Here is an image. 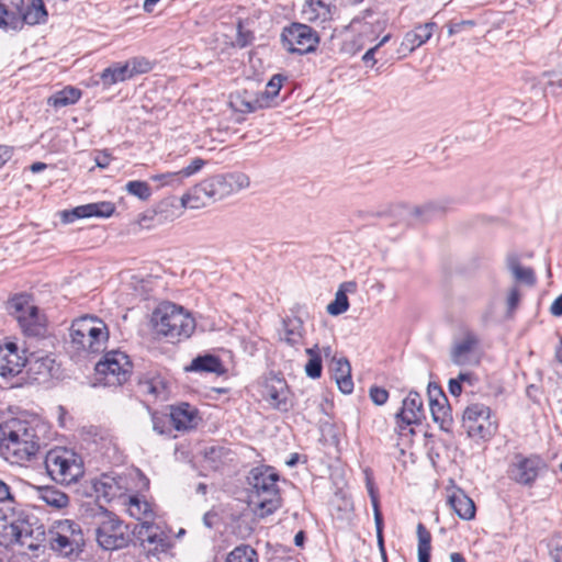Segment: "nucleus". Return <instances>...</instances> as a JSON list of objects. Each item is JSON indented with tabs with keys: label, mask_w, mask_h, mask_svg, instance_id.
<instances>
[{
	"label": "nucleus",
	"mask_w": 562,
	"mask_h": 562,
	"mask_svg": "<svg viewBox=\"0 0 562 562\" xmlns=\"http://www.w3.org/2000/svg\"><path fill=\"white\" fill-rule=\"evenodd\" d=\"M41 428L35 420H5L0 424V452L12 463L30 461L41 447Z\"/></svg>",
	"instance_id": "f257e3e1"
},
{
	"label": "nucleus",
	"mask_w": 562,
	"mask_h": 562,
	"mask_svg": "<svg viewBox=\"0 0 562 562\" xmlns=\"http://www.w3.org/2000/svg\"><path fill=\"white\" fill-rule=\"evenodd\" d=\"M249 186L250 179L243 172L215 175L195 184L181 198V204L189 209H201L238 193Z\"/></svg>",
	"instance_id": "f03ea898"
},
{
	"label": "nucleus",
	"mask_w": 562,
	"mask_h": 562,
	"mask_svg": "<svg viewBox=\"0 0 562 562\" xmlns=\"http://www.w3.org/2000/svg\"><path fill=\"white\" fill-rule=\"evenodd\" d=\"M85 516L92 519L95 526V540L102 549L112 551L127 546V527L103 505L87 507Z\"/></svg>",
	"instance_id": "7ed1b4c3"
},
{
	"label": "nucleus",
	"mask_w": 562,
	"mask_h": 562,
	"mask_svg": "<svg viewBox=\"0 0 562 562\" xmlns=\"http://www.w3.org/2000/svg\"><path fill=\"white\" fill-rule=\"evenodd\" d=\"M278 481V473L269 467L254 468L249 473L250 503L261 510V515L272 514L280 507Z\"/></svg>",
	"instance_id": "20e7f679"
},
{
	"label": "nucleus",
	"mask_w": 562,
	"mask_h": 562,
	"mask_svg": "<svg viewBox=\"0 0 562 562\" xmlns=\"http://www.w3.org/2000/svg\"><path fill=\"white\" fill-rule=\"evenodd\" d=\"M153 322L156 331L171 342L189 338L195 329L193 317L183 307L169 302L155 310Z\"/></svg>",
	"instance_id": "39448f33"
},
{
	"label": "nucleus",
	"mask_w": 562,
	"mask_h": 562,
	"mask_svg": "<svg viewBox=\"0 0 562 562\" xmlns=\"http://www.w3.org/2000/svg\"><path fill=\"white\" fill-rule=\"evenodd\" d=\"M70 337L71 344L77 350L98 353L105 348L109 329L102 319L87 315L71 324Z\"/></svg>",
	"instance_id": "423d86ee"
},
{
	"label": "nucleus",
	"mask_w": 562,
	"mask_h": 562,
	"mask_svg": "<svg viewBox=\"0 0 562 562\" xmlns=\"http://www.w3.org/2000/svg\"><path fill=\"white\" fill-rule=\"evenodd\" d=\"M43 531L33 529V524L27 517L16 515L11 512L9 515L0 509V546L9 547L20 544L30 550H36L38 544L35 542Z\"/></svg>",
	"instance_id": "0eeeda50"
},
{
	"label": "nucleus",
	"mask_w": 562,
	"mask_h": 562,
	"mask_svg": "<svg viewBox=\"0 0 562 562\" xmlns=\"http://www.w3.org/2000/svg\"><path fill=\"white\" fill-rule=\"evenodd\" d=\"M45 468L48 475L61 484H71L83 475L82 459L72 450L55 448L45 457Z\"/></svg>",
	"instance_id": "6e6552de"
},
{
	"label": "nucleus",
	"mask_w": 562,
	"mask_h": 562,
	"mask_svg": "<svg viewBox=\"0 0 562 562\" xmlns=\"http://www.w3.org/2000/svg\"><path fill=\"white\" fill-rule=\"evenodd\" d=\"M132 362L126 353L111 350L95 364V383L103 386H120L132 373Z\"/></svg>",
	"instance_id": "1a4fd4ad"
},
{
	"label": "nucleus",
	"mask_w": 562,
	"mask_h": 562,
	"mask_svg": "<svg viewBox=\"0 0 562 562\" xmlns=\"http://www.w3.org/2000/svg\"><path fill=\"white\" fill-rule=\"evenodd\" d=\"M547 468V462L541 456L517 452L513 454L508 463L507 476L518 485L531 487Z\"/></svg>",
	"instance_id": "9d476101"
},
{
	"label": "nucleus",
	"mask_w": 562,
	"mask_h": 562,
	"mask_svg": "<svg viewBox=\"0 0 562 562\" xmlns=\"http://www.w3.org/2000/svg\"><path fill=\"white\" fill-rule=\"evenodd\" d=\"M8 311L13 315L22 330L29 336H38L44 326L38 315V308L27 294H18L8 302Z\"/></svg>",
	"instance_id": "9b49d317"
},
{
	"label": "nucleus",
	"mask_w": 562,
	"mask_h": 562,
	"mask_svg": "<svg viewBox=\"0 0 562 562\" xmlns=\"http://www.w3.org/2000/svg\"><path fill=\"white\" fill-rule=\"evenodd\" d=\"M462 427L474 439H488L496 431V423L491 418V409L484 404L468 406L462 416Z\"/></svg>",
	"instance_id": "f8f14e48"
},
{
	"label": "nucleus",
	"mask_w": 562,
	"mask_h": 562,
	"mask_svg": "<svg viewBox=\"0 0 562 562\" xmlns=\"http://www.w3.org/2000/svg\"><path fill=\"white\" fill-rule=\"evenodd\" d=\"M283 46L291 53L300 55L316 49L319 42L317 33L307 24L292 23L284 27L281 34Z\"/></svg>",
	"instance_id": "ddd939ff"
},
{
	"label": "nucleus",
	"mask_w": 562,
	"mask_h": 562,
	"mask_svg": "<svg viewBox=\"0 0 562 562\" xmlns=\"http://www.w3.org/2000/svg\"><path fill=\"white\" fill-rule=\"evenodd\" d=\"M424 418L425 412L422 396L417 392L412 391L403 400L402 408L395 415L400 434L403 435L404 430H408L409 435H414L415 431L413 428H409V426L422 424Z\"/></svg>",
	"instance_id": "4468645a"
},
{
	"label": "nucleus",
	"mask_w": 562,
	"mask_h": 562,
	"mask_svg": "<svg viewBox=\"0 0 562 562\" xmlns=\"http://www.w3.org/2000/svg\"><path fill=\"white\" fill-rule=\"evenodd\" d=\"M24 353V350L20 352L15 342L0 345V375L13 378L20 374L27 362Z\"/></svg>",
	"instance_id": "2eb2a0df"
},
{
	"label": "nucleus",
	"mask_w": 562,
	"mask_h": 562,
	"mask_svg": "<svg viewBox=\"0 0 562 562\" xmlns=\"http://www.w3.org/2000/svg\"><path fill=\"white\" fill-rule=\"evenodd\" d=\"M428 394L432 420L439 425L441 430L446 432L451 431L453 419L451 407L446 395L437 386H435L434 390L429 386Z\"/></svg>",
	"instance_id": "dca6fc26"
},
{
	"label": "nucleus",
	"mask_w": 562,
	"mask_h": 562,
	"mask_svg": "<svg viewBox=\"0 0 562 562\" xmlns=\"http://www.w3.org/2000/svg\"><path fill=\"white\" fill-rule=\"evenodd\" d=\"M480 340L472 331H467L463 337L457 340L450 351V359L457 366H469L477 363L476 349Z\"/></svg>",
	"instance_id": "f3484780"
},
{
	"label": "nucleus",
	"mask_w": 562,
	"mask_h": 562,
	"mask_svg": "<svg viewBox=\"0 0 562 562\" xmlns=\"http://www.w3.org/2000/svg\"><path fill=\"white\" fill-rule=\"evenodd\" d=\"M123 477L102 474L92 483L97 503L94 505H103L121 497L124 494Z\"/></svg>",
	"instance_id": "a211bd4d"
},
{
	"label": "nucleus",
	"mask_w": 562,
	"mask_h": 562,
	"mask_svg": "<svg viewBox=\"0 0 562 562\" xmlns=\"http://www.w3.org/2000/svg\"><path fill=\"white\" fill-rule=\"evenodd\" d=\"M335 12V0H305L301 15L306 22L322 25L331 21Z\"/></svg>",
	"instance_id": "6ab92c4d"
},
{
	"label": "nucleus",
	"mask_w": 562,
	"mask_h": 562,
	"mask_svg": "<svg viewBox=\"0 0 562 562\" xmlns=\"http://www.w3.org/2000/svg\"><path fill=\"white\" fill-rule=\"evenodd\" d=\"M288 395V385L283 379L271 378L266 381L262 396L272 407L288 412L290 408Z\"/></svg>",
	"instance_id": "aec40b11"
},
{
	"label": "nucleus",
	"mask_w": 562,
	"mask_h": 562,
	"mask_svg": "<svg viewBox=\"0 0 562 562\" xmlns=\"http://www.w3.org/2000/svg\"><path fill=\"white\" fill-rule=\"evenodd\" d=\"M170 418L173 427L179 431L195 428L201 419L198 409L188 403L173 406Z\"/></svg>",
	"instance_id": "412c9836"
},
{
	"label": "nucleus",
	"mask_w": 562,
	"mask_h": 562,
	"mask_svg": "<svg viewBox=\"0 0 562 562\" xmlns=\"http://www.w3.org/2000/svg\"><path fill=\"white\" fill-rule=\"evenodd\" d=\"M24 0H0V29L4 31L21 29V9Z\"/></svg>",
	"instance_id": "4be33fe9"
},
{
	"label": "nucleus",
	"mask_w": 562,
	"mask_h": 562,
	"mask_svg": "<svg viewBox=\"0 0 562 562\" xmlns=\"http://www.w3.org/2000/svg\"><path fill=\"white\" fill-rule=\"evenodd\" d=\"M304 323L300 317H285L281 322L279 338L291 347L300 346L304 340Z\"/></svg>",
	"instance_id": "5701e85b"
},
{
	"label": "nucleus",
	"mask_w": 562,
	"mask_h": 562,
	"mask_svg": "<svg viewBox=\"0 0 562 562\" xmlns=\"http://www.w3.org/2000/svg\"><path fill=\"white\" fill-rule=\"evenodd\" d=\"M451 509L463 520L475 517V504L462 490H456L448 496Z\"/></svg>",
	"instance_id": "b1692460"
},
{
	"label": "nucleus",
	"mask_w": 562,
	"mask_h": 562,
	"mask_svg": "<svg viewBox=\"0 0 562 562\" xmlns=\"http://www.w3.org/2000/svg\"><path fill=\"white\" fill-rule=\"evenodd\" d=\"M436 23L427 22L407 32L403 38L402 47L409 53L425 44L432 35Z\"/></svg>",
	"instance_id": "393cba45"
},
{
	"label": "nucleus",
	"mask_w": 562,
	"mask_h": 562,
	"mask_svg": "<svg viewBox=\"0 0 562 562\" xmlns=\"http://www.w3.org/2000/svg\"><path fill=\"white\" fill-rule=\"evenodd\" d=\"M231 106L240 113H252L259 109H265L266 103H262L258 93L248 90L237 92L231 97Z\"/></svg>",
	"instance_id": "a878e982"
},
{
	"label": "nucleus",
	"mask_w": 562,
	"mask_h": 562,
	"mask_svg": "<svg viewBox=\"0 0 562 562\" xmlns=\"http://www.w3.org/2000/svg\"><path fill=\"white\" fill-rule=\"evenodd\" d=\"M54 359L48 356L27 359V374L34 381H45L53 376Z\"/></svg>",
	"instance_id": "bb28decb"
},
{
	"label": "nucleus",
	"mask_w": 562,
	"mask_h": 562,
	"mask_svg": "<svg viewBox=\"0 0 562 562\" xmlns=\"http://www.w3.org/2000/svg\"><path fill=\"white\" fill-rule=\"evenodd\" d=\"M333 371V378L335 379L338 389L344 394H350L353 391V382L349 361L346 358L335 360Z\"/></svg>",
	"instance_id": "cd10ccee"
},
{
	"label": "nucleus",
	"mask_w": 562,
	"mask_h": 562,
	"mask_svg": "<svg viewBox=\"0 0 562 562\" xmlns=\"http://www.w3.org/2000/svg\"><path fill=\"white\" fill-rule=\"evenodd\" d=\"M47 15L43 0H31L25 9L24 7L21 9V27L24 24L35 25L45 23Z\"/></svg>",
	"instance_id": "c85d7f7f"
},
{
	"label": "nucleus",
	"mask_w": 562,
	"mask_h": 562,
	"mask_svg": "<svg viewBox=\"0 0 562 562\" xmlns=\"http://www.w3.org/2000/svg\"><path fill=\"white\" fill-rule=\"evenodd\" d=\"M37 497L54 509H63L69 505V496L55 486L38 487Z\"/></svg>",
	"instance_id": "c756f323"
},
{
	"label": "nucleus",
	"mask_w": 562,
	"mask_h": 562,
	"mask_svg": "<svg viewBox=\"0 0 562 562\" xmlns=\"http://www.w3.org/2000/svg\"><path fill=\"white\" fill-rule=\"evenodd\" d=\"M186 371L223 373V364L218 357L213 355L198 356L190 366L186 367Z\"/></svg>",
	"instance_id": "7c9ffc66"
},
{
	"label": "nucleus",
	"mask_w": 562,
	"mask_h": 562,
	"mask_svg": "<svg viewBox=\"0 0 562 562\" xmlns=\"http://www.w3.org/2000/svg\"><path fill=\"white\" fill-rule=\"evenodd\" d=\"M355 290V282L342 283L335 294V300L327 305V313L333 316L345 313L349 308L347 292H353Z\"/></svg>",
	"instance_id": "2f4dec72"
},
{
	"label": "nucleus",
	"mask_w": 562,
	"mask_h": 562,
	"mask_svg": "<svg viewBox=\"0 0 562 562\" xmlns=\"http://www.w3.org/2000/svg\"><path fill=\"white\" fill-rule=\"evenodd\" d=\"M50 547L54 551L59 552L64 557H70L79 553L82 547L78 546V540L68 539L65 535L55 529L50 538Z\"/></svg>",
	"instance_id": "473e14b6"
},
{
	"label": "nucleus",
	"mask_w": 562,
	"mask_h": 562,
	"mask_svg": "<svg viewBox=\"0 0 562 562\" xmlns=\"http://www.w3.org/2000/svg\"><path fill=\"white\" fill-rule=\"evenodd\" d=\"M146 537L142 539L144 546H148V551L153 553L165 552L169 548V540L157 528L147 526L145 529Z\"/></svg>",
	"instance_id": "72a5a7b5"
},
{
	"label": "nucleus",
	"mask_w": 562,
	"mask_h": 562,
	"mask_svg": "<svg viewBox=\"0 0 562 562\" xmlns=\"http://www.w3.org/2000/svg\"><path fill=\"white\" fill-rule=\"evenodd\" d=\"M507 267L516 281L527 285H533L536 283L533 270L528 267H522L516 256L508 257Z\"/></svg>",
	"instance_id": "f704fd0d"
},
{
	"label": "nucleus",
	"mask_w": 562,
	"mask_h": 562,
	"mask_svg": "<svg viewBox=\"0 0 562 562\" xmlns=\"http://www.w3.org/2000/svg\"><path fill=\"white\" fill-rule=\"evenodd\" d=\"M81 97V91L74 87H66L48 98V104L54 108H64L75 104Z\"/></svg>",
	"instance_id": "c9c22d12"
},
{
	"label": "nucleus",
	"mask_w": 562,
	"mask_h": 562,
	"mask_svg": "<svg viewBox=\"0 0 562 562\" xmlns=\"http://www.w3.org/2000/svg\"><path fill=\"white\" fill-rule=\"evenodd\" d=\"M132 75L127 64H115L105 68L101 74V79L104 85L111 86L120 81L131 79Z\"/></svg>",
	"instance_id": "e433bc0d"
},
{
	"label": "nucleus",
	"mask_w": 562,
	"mask_h": 562,
	"mask_svg": "<svg viewBox=\"0 0 562 562\" xmlns=\"http://www.w3.org/2000/svg\"><path fill=\"white\" fill-rule=\"evenodd\" d=\"M225 562H259V555L251 546L239 544L226 555Z\"/></svg>",
	"instance_id": "4c0bfd02"
},
{
	"label": "nucleus",
	"mask_w": 562,
	"mask_h": 562,
	"mask_svg": "<svg viewBox=\"0 0 562 562\" xmlns=\"http://www.w3.org/2000/svg\"><path fill=\"white\" fill-rule=\"evenodd\" d=\"M417 537H418V562H429L430 561V550H431V535L422 522H419L417 525Z\"/></svg>",
	"instance_id": "58836bf2"
},
{
	"label": "nucleus",
	"mask_w": 562,
	"mask_h": 562,
	"mask_svg": "<svg viewBox=\"0 0 562 562\" xmlns=\"http://www.w3.org/2000/svg\"><path fill=\"white\" fill-rule=\"evenodd\" d=\"M83 217H110L114 211L115 205L112 202L103 201L97 203H89L82 205Z\"/></svg>",
	"instance_id": "ea45409f"
},
{
	"label": "nucleus",
	"mask_w": 562,
	"mask_h": 562,
	"mask_svg": "<svg viewBox=\"0 0 562 562\" xmlns=\"http://www.w3.org/2000/svg\"><path fill=\"white\" fill-rule=\"evenodd\" d=\"M283 77L281 75H274L266 85L265 91L258 93L260 101L266 103V108L271 106L273 100L278 97Z\"/></svg>",
	"instance_id": "a19ab883"
},
{
	"label": "nucleus",
	"mask_w": 562,
	"mask_h": 562,
	"mask_svg": "<svg viewBox=\"0 0 562 562\" xmlns=\"http://www.w3.org/2000/svg\"><path fill=\"white\" fill-rule=\"evenodd\" d=\"M127 512L136 519H142L143 517L151 515L150 504L136 495L128 497Z\"/></svg>",
	"instance_id": "79ce46f5"
},
{
	"label": "nucleus",
	"mask_w": 562,
	"mask_h": 562,
	"mask_svg": "<svg viewBox=\"0 0 562 562\" xmlns=\"http://www.w3.org/2000/svg\"><path fill=\"white\" fill-rule=\"evenodd\" d=\"M55 529L60 533L65 535L69 540L76 538V540H78V546L83 547V535L80 529V526L77 522L66 519L59 521Z\"/></svg>",
	"instance_id": "37998d69"
},
{
	"label": "nucleus",
	"mask_w": 562,
	"mask_h": 562,
	"mask_svg": "<svg viewBox=\"0 0 562 562\" xmlns=\"http://www.w3.org/2000/svg\"><path fill=\"white\" fill-rule=\"evenodd\" d=\"M228 454L229 450L221 446H212L204 451L205 461L209 462L210 467L213 469H218Z\"/></svg>",
	"instance_id": "c03bdc74"
},
{
	"label": "nucleus",
	"mask_w": 562,
	"mask_h": 562,
	"mask_svg": "<svg viewBox=\"0 0 562 562\" xmlns=\"http://www.w3.org/2000/svg\"><path fill=\"white\" fill-rule=\"evenodd\" d=\"M126 191L143 201H147L151 195V189L145 181H128L125 186Z\"/></svg>",
	"instance_id": "a18cd8bd"
},
{
	"label": "nucleus",
	"mask_w": 562,
	"mask_h": 562,
	"mask_svg": "<svg viewBox=\"0 0 562 562\" xmlns=\"http://www.w3.org/2000/svg\"><path fill=\"white\" fill-rule=\"evenodd\" d=\"M150 179L155 182H158L160 187L168 186L176 188L181 186L183 182L180 171L154 175L150 177Z\"/></svg>",
	"instance_id": "49530a36"
},
{
	"label": "nucleus",
	"mask_w": 562,
	"mask_h": 562,
	"mask_svg": "<svg viewBox=\"0 0 562 562\" xmlns=\"http://www.w3.org/2000/svg\"><path fill=\"white\" fill-rule=\"evenodd\" d=\"M440 212L441 209L436 203L429 202L424 205L415 207L413 214L422 222H427L437 214H439Z\"/></svg>",
	"instance_id": "de8ad7c7"
},
{
	"label": "nucleus",
	"mask_w": 562,
	"mask_h": 562,
	"mask_svg": "<svg viewBox=\"0 0 562 562\" xmlns=\"http://www.w3.org/2000/svg\"><path fill=\"white\" fill-rule=\"evenodd\" d=\"M139 389L144 394L158 396L164 387L159 378H153L139 381Z\"/></svg>",
	"instance_id": "09e8293b"
},
{
	"label": "nucleus",
	"mask_w": 562,
	"mask_h": 562,
	"mask_svg": "<svg viewBox=\"0 0 562 562\" xmlns=\"http://www.w3.org/2000/svg\"><path fill=\"white\" fill-rule=\"evenodd\" d=\"M132 77L139 74H146L151 70V64L144 57H135L126 61Z\"/></svg>",
	"instance_id": "8fccbe9b"
},
{
	"label": "nucleus",
	"mask_w": 562,
	"mask_h": 562,
	"mask_svg": "<svg viewBox=\"0 0 562 562\" xmlns=\"http://www.w3.org/2000/svg\"><path fill=\"white\" fill-rule=\"evenodd\" d=\"M364 46V41L361 34L350 38L345 40L341 45V52L348 55H355L359 50H361Z\"/></svg>",
	"instance_id": "3c124183"
},
{
	"label": "nucleus",
	"mask_w": 562,
	"mask_h": 562,
	"mask_svg": "<svg viewBox=\"0 0 562 562\" xmlns=\"http://www.w3.org/2000/svg\"><path fill=\"white\" fill-rule=\"evenodd\" d=\"M322 370L323 366L321 357L310 358L305 364V373L311 379H318L322 375Z\"/></svg>",
	"instance_id": "603ef678"
},
{
	"label": "nucleus",
	"mask_w": 562,
	"mask_h": 562,
	"mask_svg": "<svg viewBox=\"0 0 562 562\" xmlns=\"http://www.w3.org/2000/svg\"><path fill=\"white\" fill-rule=\"evenodd\" d=\"M206 161L200 157L194 158L187 167L180 169L182 179L194 176L205 166Z\"/></svg>",
	"instance_id": "864d4df0"
},
{
	"label": "nucleus",
	"mask_w": 562,
	"mask_h": 562,
	"mask_svg": "<svg viewBox=\"0 0 562 562\" xmlns=\"http://www.w3.org/2000/svg\"><path fill=\"white\" fill-rule=\"evenodd\" d=\"M369 396L375 405H383L389 398V392L380 386H371L369 390Z\"/></svg>",
	"instance_id": "5fc2aeb1"
},
{
	"label": "nucleus",
	"mask_w": 562,
	"mask_h": 562,
	"mask_svg": "<svg viewBox=\"0 0 562 562\" xmlns=\"http://www.w3.org/2000/svg\"><path fill=\"white\" fill-rule=\"evenodd\" d=\"M82 213H83L82 205H80L70 211H67V210L63 211L60 213V218H61V222L65 224L72 223L75 220L85 218Z\"/></svg>",
	"instance_id": "6e6d98bb"
},
{
	"label": "nucleus",
	"mask_w": 562,
	"mask_h": 562,
	"mask_svg": "<svg viewBox=\"0 0 562 562\" xmlns=\"http://www.w3.org/2000/svg\"><path fill=\"white\" fill-rule=\"evenodd\" d=\"M548 87L552 89V92L559 93L562 91V75L557 72L549 74Z\"/></svg>",
	"instance_id": "4d7b16f0"
},
{
	"label": "nucleus",
	"mask_w": 562,
	"mask_h": 562,
	"mask_svg": "<svg viewBox=\"0 0 562 562\" xmlns=\"http://www.w3.org/2000/svg\"><path fill=\"white\" fill-rule=\"evenodd\" d=\"M112 160V157L109 153L106 151H98L95 154V157H94V162L95 165L101 168V169H105L109 167L110 162Z\"/></svg>",
	"instance_id": "13d9d810"
},
{
	"label": "nucleus",
	"mask_w": 562,
	"mask_h": 562,
	"mask_svg": "<svg viewBox=\"0 0 562 562\" xmlns=\"http://www.w3.org/2000/svg\"><path fill=\"white\" fill-rule=\"evenodd\" d=\"M14 497L11 492V487L0 479V503L13 502Z\"/></svg>",
	"instance_id": "bf43d9fd"
},
{
	"label": "nucleus",
	"mask_w": 562,
	"mask_h": 562,
	"mask_svg": "<svg viewBox=\"0 0 562 562\" xmlns=\"http://www.w3.org/2000/svg\"><path fill=\"white\" fill-rule=\"evenodd\" d=\"M13 155L12 147L0 145V168L3 167Z\"/></svg>",
	"instance_id": "052dcab7"
},
{
	"label": "nucleus",
	"mask_w": 562,
	"mask_h": 562,
	"mask_svg": "<svg viewBox=\"0 0 562 562\" xmlns=\"http://www.w3.org/2000/svg\"><path fill=\"white\" fill-rule=\"evenodd\" d=\"M518 302H519V292L517 289H512L508 294V297H507L508 310L509 311L515 310L518 305Z\"/></svg>",
	"instance_id": "680f3d73"
},
{
	"label": "nucleus",
	"mask_w": 562,
	"mask_h": 562,
	"mask_svg": "<svg viewBox=\"0 0 562 562\" xmlns=\"http://www.w3.org/2000/svg\"><path fill=\"white\" fill-rule=\"evenodd\" d=\"M448 389L451 395L459 396L462 393V386L460 380L450 379Z\"/></svg>",
	"instance_id": "e2e57ef3"
},
{
	"label": "nucleus",
	"mask_w": 562,
	"mask_h": 562,
	"mask_svg": "<svg viewBox=\"0 0 562 562\" xmlns=\"http://www.w3.org/2000/svg\"><path fill=\"white\" fill-rule=\"evenodd\" d=\"M551 555L554 562H562V537L557 540Z\"/></svg>",
	"instance_id": "0e129e2a"
},
{
	"label": "nucleus",
	"mask_w": 562,
	"mask_h": 562,
	"mask_svg": "<svg viewBox=\"0 0 562 562\" xmlns=\"http://www.w3.org/2000/svg\"><path fill=\"white\" fill-rule=\"evenodd\" d=\"M376 52V47H371L369 48L364 55L362 56V60L366 65H369V63H371V67L374 66L376 64V59L374 58V54Z\"/></svg>",
	"instance_id": "69168bd1"
},
{
	"label": "nucleus",
	"mask_w": 562,
	"mask_h": 562,
	"mask_svg": "<svg viewBox=\"0 0 562 562\" xmlns=\"http://www.w3.org/2000/svg\"><path fill=\"white\" fill-rule=\"evenodd\" d=\"M550 312L553 316H562V296H558L551 304Z\"/></svg>",
	"instance_id": "338daca9"
},
{
	"label": "nucleus",
	"mask_w": 562,
	"mask_h": 562,
	"mask_svg": "<svg viewBox=\"0 0 562 562\" xmlns=\"http://www.w3.org/2000/svg\"><path fill=\"white\" fill-rule=\"evenodd\" d=\"M367 487H368L369 495L371 497L372 506H373V508H376V505H379V501H378V496H376L373 483L370 480H368V482H367Z\"/></svg>",
	"instance_id": "774afa93"
}]
</instances>
